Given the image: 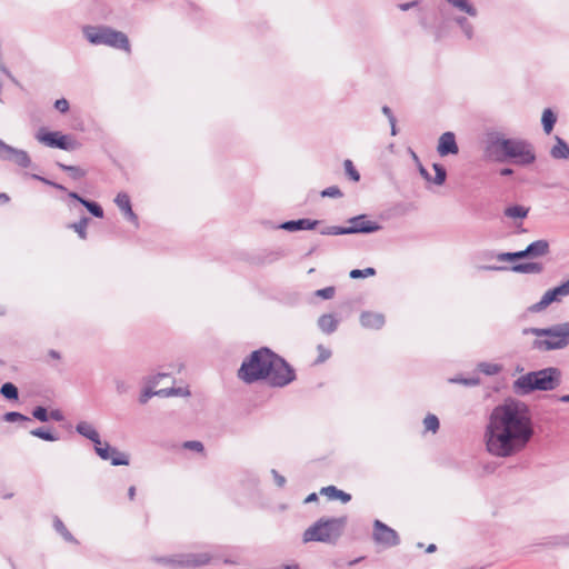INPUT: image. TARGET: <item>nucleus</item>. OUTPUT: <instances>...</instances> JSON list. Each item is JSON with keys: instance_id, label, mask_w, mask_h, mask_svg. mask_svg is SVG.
Masks as SVG:
<instances>
[{"instance_id": "nucleus-19", "label": "nucleus", "mask_w": 569, "mask_h": 569, "mask_svg": "<svg viewBox=\"0 0 569 569\" xmlns=\"http://www.w3.org/2000/svg\"><path fill=\"white\" fill-rule=\"evenodd\" d=\"M318 224V220L302 218L298 220L284 221L279 226V228L289 232H295L299 230H313Z\"/></svg>"}, {"instance_id": "nucleus-43", "label": "nucleus", "mask_w": 569, "mask_h": 569, "mask_svg": "<svg viewBox=\"0 0 569 569\" xmlns=\"http://www.w3.org/2000/svg\"><path fill=\"white\" fill-rule=\"evenodd\" d=\"M3 420L7 422H17V421H31V419L20 412L9 411L4 413Z\"/></svg>"}, {"instance_id": "nucleus-41", "label": "nucleus", "mask_w": 569, "mask_h": 569, "mask_svg": "<svg viewBox=\"0 0 569 569\" xmlns=\"http://www.w3.org/2000/svg\"><path fill=\"white\" fill-rule=\"evenodd\" d=\"M449 382H451V383H461V385L467 386V387H475V386H478L480 383V379L478 377H471V378L455 377V378H450Z\"/></svg>"}, {"instance_id": "nucleus-45", "label": "nucleus", "mask_w": 569, "mask_h": 569, "mask_svg": "<svg viewBox=\"0 0 569 569\" xmlns=\"http://www.w3.org/2000/svg\"><path fill=\"white\" fill-rule=\"evenodd\" d=\"M335 293H336V288L330 286V287H326V288H322V289H318L315 291V296L316 297H319V298H322V299H332L335 297Z\"/></svg>"}, {"instance_id": "nucleus-55", "label": "nucleus", "mask_w": 569, "mask_h": 569, "mask_svg": "<svg viewBox=\"0 0 569 569\" xmlns=\"http://www.w3.org/2000/svg\"><path fill=\"white\" fill-rule=\"evenodd\" d=\"M418 4V1H411V2H405L399 4V9L402 11H408L409 9L416 7Z\"/></svg>"}, {"instance_id": "nucleus-18", "label": "nucleus", "mask_w": 569, "mask_h": 569, "mask_svg": "<svg viewBox=\"0 0 569 569\" xmlns=\"http://www.w3.org/2000/svg\"><path fill=\"white\" fill-rule=\"evenodd\" d=\"M114 203L130 222L138 224V216L133 212L130 197L126 192H119Z\"/></svg>"}, {"instance_id": "nucleus-9", "label": "nucleus", "mask_w": 569, "mask_h": 569, "mask_svg": "<svg viewBox=\"0 0 569 569\" xmlns=\"http://www.w3.org/2000/svg\"><path fill=\"white\" fill-rule=\"evenodd\" d=\"M349 227L329 226L320 230L321 234L328 236H341V234H353V233H373L382 229V227L376 222L368 220L366 214H359L348 220Z\"/></svg>"}, {"instance_id": "nucleus-34", "label": "nucleus", "mask_w": 569, "mask_h": 569, "mask_svg": "<svg viewBox=\"0 0 569 569\" xmlns=\"http://www.w3.org/2000/svg\"><path fill=\"white\" fill-rule=\"evenodd\" d=\"M0 393L8 400H18L19 391L12 382H4L0 388Z\"/></svg>"}, {"instance_id": "nucleus-31", "label": "nucleus", "mask_w": 569, "mask_h": 569, "mask_svg": "<svg viewBox=\"0 0 569 569\" xmlns=\"http://www.w3.org/2000/svg\"><path fill=\"white\" fill-rule=\"evenodd\" d=\"M528 208L520 204H515L506 208L505 216L512 219H523L528 216Z\"/></svg>"}, {"instance_id": "nucleus-5", "label": "nucleus", "mask_w": 569, "mask_h": 569, "mask_svg": "<svg viewBox=\"0 0 569 569\" xmlns=\"http://www.w3.org/2000/svg\"><path fill=\"white\" fill-rule=\"evenodd\" d=\"M347 523V516L331 518L322 517L305 530L302 541L305 543L312 541L336 543L342 536Z\"/></svg>"}, {"instance_id": "nucleus-32", "label": "nucleus", "mask_w": 569, "mask_h": 569, "mask_svg": "<svg viewBox=\"0 0 569 569\" xmlns=\"http://www.w3.org/2000/svg\"><path fill=\"white\" fill-rule=\"evenodd\" d=\"M53 527L56 531L60 533L66 541L78 543L76 538L71 535V532L67 529L64 523L58 517H56L53 520Z\"/></svg>"}, {"instance_id": "nucleus-64", "label": "nucleus", "mask_w": 569, "mask_h": 569, "mask_svg": "<svg viewBox=\"0 0 569 569\" xmlns=\"http://www.w3.org/2000/svg\"><path fill=\"white\" fill-rule=\"evenodd\" d=\"M566 296H569V279L560 284Z\"/></svg>"}, {"instance_id": "nucleus-22", "label": "nucleus", "mask_w": 569, "mask_h": 569, "mask_svg": "<svg viewBox=\"0 0 569 569\" xmlns=\"http://www.w3.org/2000/svg\"><path fill=\"white\" fill-rule=\"evenodd\" d=\"M555 146L550 149L551 158L556 160L569 159V144L559 136H555Z\"/></svg>"}, {"instance_id": "nucleus-63", "label": "nucleus", "mask_w": 569, "mask_h": 569, "mask_svg": "<svg viewBox=\"0 0 569 569\" xmlns=\"http://www.w3.org/2000/svg\"><path fill=\"white\" fill-rule=\"evenodd\" d=\"M134 496H136V487L134 486H131L129 487L128 489V497L130 500H133L134 499Z\"/></svg>"}, {"instance_id": "nucleus-6", "label": "nucleus", "mask_w": 569, "mask_h": 569, "mask_svg": "<svg viewBox=\"0 0 569 569\" xmlns=\"http://www.w3.org/2000/svg\"><path fill=\"white\" fill-rule=\"evenodd\" d=\"M274 352L269 348H260L254 350L248 358L243 360L238 377L246 383H252L262 379L270 373Z\"/></svg>"}, {"instance_id": "nucleus-62", "label": "nucleus", "mask_w": 569, "mask_h": 569, "mask_svg": "<svg viewBox=\"0 0 569 569\" xmlns=\"http://www.w3.org/2000/svg\"><path fill=\"white\" fill-rule=\"evenodd\" d=\"M513 173V170L511 168H502L500 170V174L503 177L511 176Z\"/></svg>"}, {"instance_id": "nucleus-15", "label": "nucleus", "mask_w": 569, "mask_h": 569, "mask_svg": "<svg viewBox=\"0 0 569 569\" xmlns=\"http://www.w3.org/2000/svg\"><path fill=\"white\" fill-rule=\"evenodd\" d=\"M94 451L102 460H110L112 466L129 465V456L124 452H120L117 448L111 447L108 442L94 445Z\"/></svg>"}, {"instance_id": "nucleus-27", "label": "nucleus", "mask_w": 569, "mask_h": 569, "mask_svg": "<svg viewBox=\"0 0 569 569\" xmlns=\"http://www.w3.org/2000/svg\"><path fill=\"white\" fill-rule=\"evenodd\" d=\"M555 301H558L556 298V295L552 292L551 289H549L543 293V296L541 297V299L538 302L533 303L529 308V310L531 312H540Z\"/></svg>"}, {"instance_id": "nucleus-20", "label": "nucleus", "mask_w": 569, "mask_h": 569, "mask_svg": "<svg viewBox=\"0 0 569 569\" xmlns=\"http://www.w3.org/2000/svg\"><path fill=\"white\" fill-rule=\"evenodd\" d=\"M68 197L81 203L93 217L103 218V209L98 202L82 198L74 191H69Z\"/></svg>"}, {"instance_id": "nucleus-46", "label": "nucleus", "mask_w": 569, "mask_h": 569, "mask_svg": "<svg viewBox=\"0 0 569 569\" xmlns=\"http://www.w3.org/2000/svg\"><path fill=\"white\" fill-rule=\"evenodd\" d=\"M343 196L342 191L337 186H331L321 191V197L329 198H341Z\"/></svg>"}, {"instance_id": "nucleus-8", "label": "nucleus", "mask_w": 569, "mask_h": 569, "mask_svg": "<svg viewBox=\"0 0 569 569\" xmlns=\"http://www.w3.org/2000/svg\"><path fill=\"white\" fill-rule=\"evenodd\" d=\"M83 37L94 46L104 44L114 49L130 51V42L128 37L118 30L107 26H83Z\"/></svg>"}, {"instance_id": "nucleus-24", "label": "nucleus", "mask_w": 569, "mask_h": 569, "mask_svg": "<svg viewBox=\"0 0 569 569\" xmlns=\"http://www.w3.org/2000/svg\"><path fill=\"white\" fill-rule=\"evenodd\" d=\"M455 23L460 28L461 32L468 40H472L475 37V26L473 23L463 16L453 17Z\"/></svg>"}, {"instance_id": "nucleus-28", "label": "nucleus", "mask_w": 569, "mask_h": 569, "mask_svg": "<svg viewBox=\"0 0 569 569\" xmlns=\"http://www.w3.org/2000/svg\"><path fill=\"white\" fill-rule=\"evenodd\" d=\"M322 495L328 496L330 499H340L343 503L351 500V496L342 490H339L335 486H328L321 489Z\"/></svg>"}, {"instance_id": "nucleus-29", "label": "nucleus", "mask_w": 569, "mask_h": 569, "mask_svg": "<svg viewBox=\"0 0 569 569\" xmlns=\"http://www.w3.org/2000/svg\"><path fill=\"white\" fill-rule=\"evenodd\" d=\"M90 222V218L83 216L79 221L70 223L68 228L72 229L80 239L86 240L88 237L87 227Z\"/></svg>"}, {"instance_id": "nucleus-36", "label": "nucleus", "mask_w": 569, "mask_h": 569, "mask_svg": "<svg viewBox=\"0 0 569 569\" xmlns=\"http://www.w3.org/2000/svg\"><path fill=\"white\" fill-rule=\"evenodd\" d=\"M30 435L46 441H57L59 439L57 435L43 428L32 429Z\"/></svg>"}, {"instance_id": "nucleus-58", "label": "nucleus", "mask_w": 569, "mask_h": 569, "mask_svg": "<svg viewBox=\"0 0 569 569\" xmlns=\"http://www.w3.org/2000/svg\"><path fill=\"white\" fill-rule=\"evenodd\" d=\"M320 350V361H325L330 357V351L326 350L322 346L318 347Z\"/></svg>"}, {"instance_id": "nucleus-3", "label": "nucleus", "mask_w": 569, "mask_h": 569, "mask_svg": "<svg viewBox=\"0 0 569 569\" xmlns=\"http://www.w3.org/2000/svg\"><path fill=\"white\" fill-rule=\"evenodd\" d=\"M561 382V371L555 367H548L538 371H530L517 378L512 383V390L518 396H527L536 390L551 391Z\"/></svg>"}, {"instance_id": "nucleus-57", "label": "nucleus", "mask_w": 569, "mask_h": 569, "mask_svg": "<svg viewBox=\"0 0 569 569\" xmlns=\"http://www.w3.org/2000/svg\"><path fill=\"white\" fill-rule=\"evenodd\" d=\"M479 269H481V270L500 271V270H507L508 268L507 267H502V266H481V267H479Z\"/></svg>"}, {"instance_id": "nucleus-50", "label": "nucleus", "mask_w": 569, "mask_h": 569, "mask_svg": "<svg viewBox=\"0 0 569 569\" xmlns=\"http://www.w3.org/2000/svg\"><path fill=\"white\" fill-rule=\"evenodd\" d=\"M183 446L187 449L194 450V451H198V452L203 451V445L200 441H187V442H184Z\"/></svg>"}, {"instance_id": "nucleus-37", "label": "nucleus", "mask_w": 569, "mask_h": 569, "mask_svg": "<svg viewBox=\"0 0 569 569\" xmlns=\"http://www.w3.org/2000/svg\"><path fill=\"white\" fill-rule=\"evenodd\" d=\"M432 167L436 172V176L433 179H431V181L437 186L443 184L447 178L446 168L440 163H433Z\"/></svg>"}, {"instance_id": "nucleus-11", "label": "nucleus", "mask_w": 569, "mask_h": 569, "mask_svg": "<svg viewBox=\"0 0 569 569\" xmlns=\"http://www.w3.org/2000/svg\"><path fill=\"white\" fill-rule=\"evenodd\" d=\"M550 246L545 239L531 242L525 250L516 252H500L496 254L499 261H516L525 258H539L549 253Z\"/></svg>"}, {"instance_id": "nucleus-25", "label": "nucleus", "mask_w": 569, "mask_h": 569, "mask_svg": "<svg viewBox=\"0 0 569 569\" xmlns=\"http://www.w3.org/2000/svg\"><path fill=\"white\" fill-rule=\"evenodd\" d=\"M510 270L517 273H541L543 264L540 262H522L513 264Z\"/></svg>"}, {"instance_id": "nucleus-60", "label": "nucleus", "mask_w": 569, "mask_h": 569, "mask_svg": "<svg viewBox=\"0 0 569 569\" xmlns=\"http://www.w3.org/2000/svg\"><path fill=\"white\" fill-rule=\"evenodd\" d=\"M382 113L388 118L389 121L391 120V118H395L391 109L388 106L382 107Z\"/></svg>"}, {"instance_id": "nucleus-59", "label": "nucleus", "mask_w": 569, "mask_h": 569, "mask_svg": "<svg viewBox=\"0 0 569 569\" xmlns=\"http://www.w3.org/2000/svg\"><path fill=\"white\" fill-rule=\"evenodd\" d=\"M166 391L162 392L163 395L166 396H173V395H182V389L181 388H171V389H164Z\"/></svg>"}, {"instance_id": "nucleus-61", "label": "nucleus", "mask_w": 569, "mask_h": 569, "mask_svg": "<svg viewBox=\"0 0 569 569\" xmlns=\"http://www.w3.org/2000/svg\"><path fill=\"white\" fill-rule=\"evenodd\" d=\"M318 500V496L316 492L310 493L306 499L305 503H310Z\"/></svg>"}, {"instance_id": "nucleus-44", "label": "nucleus", "mask_w": 569, "mask_h": 569, "mask_svg": "<svg viewBox=\"0 0 569 569\" xmlns=\"http://www.w3.org/2000/svg\"><path fill=\"white\" fill-rule=\"evenodd\" d=\"M32 416L34 419L41 421V422H47L49 421V413H48V410L47 408L42 407V406H38L36 407L33 410H32Z\"/></svg>"}, {"instance_id": "nucleus-39", "label": "nucleus", "mask_w": 569, "mask_h": 569, "mask_svg": "<svg viewBox=\"0 0 569 569\" xmlns=\"http://www.w3.org/2000/svg\"><path fill=\"white\" fill-rule=\"evenodd\" d=\"M346 174L350 180L358 182L360 180V173L355 168L353 162L350 159H346L343 162Z\"/></svg>"}, {"instance_id": "nucleus-53", "label": "nucleus", "mask_w": 569, "mask_h": 569, "mask_svg": "<svg viewBox=\"0 0 569 569\" xmlns=\"http://www.w3.org/2000/svg\"><path fill=\"white\" fill-rule=\"evenodd\" d=\"M280 257H281V254L279 252H269L266 256V258L262 260V262L272 263V262L277 261Z\"/></svg>"}, {"instance_id": "nucleus-48", "label": "nucleus", "mask_w": 569, "mask_h": 569, "mask_svg": "<svg viewBox=\"0 0 569 569\" xmlns=\"http://www.w3.org/2000/svg\"><path fill=\"white\" fill-rule=\"evenodd\" d=\"M114 385H116V391L118 395H124L130 389V386L122 379H116Z\"/></svg>"}, {"instance_id": "nucleus-33", "label": "nucleus", "mask_w": 569, "mask_h": 569, "mask_svg": "<svg viewBox=\"0 0 569 569\" xmlns=\"http://www.w3.org/2000/svg\"><path fill=\"white\" fill-rule=\"evenodd\" d=\"M57 166L69 173V176L73 179V180H79L81 178H83L86 176V170H83L82 168L80 167H77V166H68V164H63L61 162H58Z\"/></svg>"}, {"instance_id": "nucleus-12", "label": "nucleus", "mask_w": 569, "mask_h": 569, "mask_svg": "<svg viewBox=\"0 0 569 569\" xmlns=\"http://www.w3.org/2000/svg\"><path fill=\"white\" fill-rule=\"evenodd\" d=\"M36 139L47 147L67 151L74 150L79 146L71 136L62 134L59 131H47L43 128L36 133Z\"/></svg>"}, {"instance_id": "nucleus-21", "label": "nucleus", "mask_w": 569, "mask_h": 569, "mask_svg": "<svg viewBox=\"0 0 569 569\" xmlns=\"http://www.w3.org/2000/svg\"><path fill=\"white\" fill-rule=\"evenodd\" d=\"M76 431L84 437L86 439H89L93 442V445H102L101 438L97 429L87 421H80L76 426Z\"/></svg>"}, {"instance_id": "nucleus-2", "label": "nucleus", "mask_w": 569, "mask_h": 569, "mask_svg": "<svg viewBox=\"0 0 569 569\" xmlns=\"http://www.w3.org/2000/svg\"><path fill=\"white\" fill-rule=\"evenodd\" d=\"M483 154L487 159L496 162L511 160L513 163L523 167L536 161V152L529 141L518 138H506L498 131L486 133Z\"/></svg>"}, {"instance_id": "nucleus-47", "label": "nucleus", "mask_w": 569, "mask_h": 569, "mask_svg": "<svg viewBox=\"0 0 569 569\" xmlns=\"http://www.w3.org/2000/svg\"><path fill=\"white\" fill-rule=\"evenodd\" d=\"M164 391L166 390L162 389V390L153 392L151 389H144L142 391V393L140 395L139 401H140V403H147L152 396L162 395V392H164Z\"/></svg>"}, {"instance_id": "nucleus-17", "label": "nucleus", "mask_w": 569, "mask_h": 569, "mask_svg": "<svg viewBox=\"0 0 569 569\" xmlns=\"http://www.w3.org/2000/svg\"><path fill=\"white\" fill-rule=\"evenodd\" d=\"M359 320L363 328L370 330H380L386 323L385 315L373 311H362Z\"/></svg>"}, {"instance_id": "nucleus-1", "label": "nucleus", "mask_w": 569, "mask_h": 569, "mask_svg": "<svg viewBox=\"0 0 569 569\" xmlns=\"http://www.w3.org/2000/svg\"><path fill=\"white\" fill-rule=\"evenodd\" d=\"M535 428L529 407L520 401L496 406L483 433L487 451L497 458H509L522 451L531 441Z\"/></svg>"}, {"instance_id": "nucleus-14", "label": "nucleus", "mask_w": 569, "mask_h": 569, "mask_svg": "<svg viewBox=\"0 0 569 569\" xmlns=\"http://www.w3.org/2000/svg\"><path fill=\"white\" fill-rule=\"evenodd\" d=\"M0 159L3 161L14 162L21 168L31 166V158L27 151L13 148L0 139Z\"/></svg>"}, {"instance_id": "nucleus-26", "label": "nucleus", "mask_w": 569, "mask_h": 569, "mask_svg": "<svg viewBox=\"0 0 569 569\" xmlns=\"http://www.w3.org/2000/svg\"><path fill=\"white\" fill-rule=\"evenodd\" d=\"M448 3L452 8L458 9L461 12H465L469 17L476 18L478 16L477 8L469 0H451L448 1Z\"/></svg>"}, {"instance_id": "nucleus-7", "label": "nucleus", "mask_w": 569, "mask_h": 569, "mask_svg": "<svg viewBox=\"0 0 569 569\" xmlns=\"http://www.w3.org/2000/svg\"><path fill=\"white\" fill-rule=\"evenodd\" d=\"M523 333H531L536 337H545L533 341V348L538 350H558L569 345V322L553 325L548 328H528Z\"/></svg>"}, {"instance_id": "nucleus-23", "label": "nucleus", "mask_w": 569, "mask_h": 569, "mask_svg": "<svg viewBox=\"0 0 569 569\" xmlns=\"http://www.w3.org/2000/svg\"><path fill=\"white\" fill-rule=\"evenodd\" d=\"M338 323H339V321L336 319V317L332 313L322 315L318 319L319 329L327 335L335 332L338 328Z\"/></svg>"}, {"instance_id": "nucleus-30", "label": "nucleus", "mask_w": 569, "mask_h": 569, "mask_svg": "<svg viewBox=\"0 0 569 569\" xmlns=\"http://www.w3.org/2000/svg\"><path fill=\"white\" fill-rule=\"evenodd\" d=\"M556 121H557V117L551 109H546L542 112L541 123H542L543 130L547 134H549L552 131Z\"/></svg>"}, {"instance_id": "nucleus-54", "label": "nucleus", "mask_w": 569, "mask_h": 569, "mask_svg": "<svg viewBox=\"0 0 569 569\" xmlns=\"http://www.w3.org/2000/svg\"><path fill=\"white\" fill-rule=\"evenodd\" d=\"M418 169H419V173L427 180V181H431V176L430 173L428 172V170L421 164V162H419L418 164Z\"/></svg>"}, {"instance_id": "nucleus-51", "label": "nucleus", "mask_w": 569, "mask_h": 569, "mask_svg": "<svg viewBox=\"0 0 569 569\" xmlns=\"http://www.w3.org/2000/svg\"><path fill=\"white\" fill-rule=\"evenodd\" d=\"M271 475L273 477L276 485L279 488H282L286 485V478L282 475H280L276 469L271 470Z\"/></svg>"}, {"instance_id": "nucleus-42", "label": "nucleus", "mask_w": 569, "mask_h": 569, "mask_svg": "<svg viewBox=\"0 0 569 569\" xmlns=\"http://www.w3.org/2000/svg\"><path fill=\"white\" fill-rule=\"evenodd\" d=\"M24 176H28V177H30V178H32L34 180H39V181L43 182L44 184L51 186V187H53V188H56V189H58L60 191H67L64 186H62L60 183H57L54 181H51V180H49V179H47L44 177H41L39 174H36V173H24Z\"/></svg>"}, {"instance_id": "nucleus-35", "label": "nucleus", "mask_w": 569, "mask_h": 569, "mask_svg": "<svg viewBox=\"0 0 569 569\" xmlns=\"http://www.w3.org/2000/svg\"><path fill=\"white\" fill-rule=\"evenodd\" d=\"M502 367L498 363L492 362H480L478 365V370L486 376H495L501 371Z\"/></svg>"}, {"instance_id": "nucleus-4", "label": "nucleus", "mask_w": 569, "mask_h": 569, "mask_svg": "<svg viewBox=\"0 0 569 569\" xmlns=\"http://www.w3.org/2000/svg\"><path fill=\"white\" fill-rule=\"evenodd\" d=\"M222 560L226 565H238V560L224 557L223 547L211 546L208 551L187 552L159 559V562L177 568H199L209 565L212 560Z\"/></svg>"}, {"instance_id": "nucleus-16", "label": "nucleus", "mask_w": 569, "mask_h": 569, "mask_svg": "<svg viewBox=\"0 0 569 569\" xmlns=\"http://www.w3.org/2000/svg\"><path fill=\"white\" fill-rule=\"evenodd\" d=\"M437 151L441 157L457 154L459 152L456 136L451 131L443 132L438 142Z\"/></svg>"}, {"instance_id": "nucleus-40", "label": "nucleus", "mask_w": 569, "mask_h": 569, "mask_svg": "<svg viewBox=\"0 0 569 569\" xmlns=\"http://www.w3.org/2000/svg\"><path fill=\"white\" fill-rule=\"evenodd\" d=\"M376 274V269L368 267L366 269H353L350 271L349 276L351 279H360L366 277H371Z\"/></svg>"}, {"instance_id": "nucleus-52", "label": "nucleus", "mask_w": 569, "mask_h": 569, "mask_svg": "<svg viewBox=\"0 0 569 569\" xmlns=\"http://www.w3.org/2000/svg\"><path fill=\"white\" fill-rule=\"evenodd\" d=\"M49 419L60 422L64 419V416L61 410L54 409L50 411Z\"/></svg>"}, {"instance_id": "nucleus-10", "label": "nucleus", "mask_w": 569, "mask_h": 569, "mask_svg": "<svg viewBox=\"0 0 569 569\" xmlns=\"http://www.w3.org/2000/svg\"><path fill=\"white\" fill-rule=\"evenodd\" d=\"M266 379L271 387L281 388L296 379V372L283 358L274 353L270 373L266 376Z\"/></svg>"}, {"instance_id": "nucleus-38", "label": "nucleus", "mask_w": 569, "mask_h": 569, "mask_svg": "<svg viewBox=\"0 0 569 569\" xmlns=\"http://www.w3.org/2000/svg\"><path fill=\"white\" fill-rule=\"evenodd\" d=\"M423 426L427 431L436 433L440 427V422L437 416L429 413L423 419Z\"/></svg>"}, {"instance_id": "nucleus-56", "label": "nucleus", "mask_w": 569, "mask_h": 569, "mask_svg": "<svg viewBox=\"0 0 569 569\" xmlns=\"http://www.w3.org/2000/svg\"><path fill=\"white\" fill-rule=\"evenodd\" d=\"M552 292L556 295L557 300L559 301L562 297H567L563 292L562 288L559 286L551 289Z\"/></svg>"}, {"instance_id": "nucleus-49", "label": "nucleus", "mask_w": 569, "mask_h": 569, "mask_svg": "<svg viewBox=\"0 0 569 569\" xmlns=\"http://www.w3.org/2000/svg\"><path fill=\"white\" fill-rule=\"evenodd\" d=\"M54 108L61 113H66L69 110V102L64 99H58L54 102Z\"/></svg>"}, {"instance_id": "nucleus-13", "label": "nucleus", "mask_w": 569, "mask_h": 569, "mask_svg": "<svg viewBox=\"0 0 569 569\" xmlns=\"http://www.w3.org/2000/svg\"><path fill=\"white\" fill-rule=\"evenodd\" d=\"M372 539L376 543L385 547H396L400 543L398 532L380 520L373 521Z\"/></svg>"}]
</instances>
